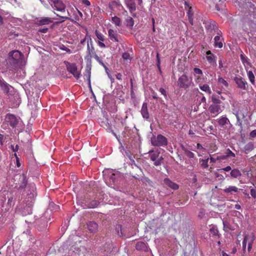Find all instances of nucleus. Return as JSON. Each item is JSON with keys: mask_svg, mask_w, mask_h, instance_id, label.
<instances>
[{"mask_svg": "<svg viewBox=\"0 0 256 256\" xmlns=\"http://www.w3.org/2000/svg\"><path fill=\"white\" fill-rule=\"evenodd\" d=\"M192 82V79L189 78L186 74H183L178 79V86L180 88L186 90L190 87Z\"/></svg>", "mask_w": 256, "mask_h": 256, "instance_id": "obj_1", "label": "nucleus"}, {"mask_svg": "<svg viewBox=\"0 0 256 256\" xmlns=\"http://www.w3.org/2000/svg\"><path fill=\"white\" fill-rule=\"evenodd\" d=\"M152 144L156 146H166L168 144L167 138L162 134H158L157 136H153L151 138Z\"/></svg>", "mask_w": 256, "mask_h": 256, "instance_id": "obj_2", "label": "nucleus"}, {"mask_svg": "<svg viewBox=\"0 0 256 256\" xmlns=\"http://www.w3.org/2000/svg\"><path fill=\"white\" fill-rule=\"evenodd\" d=\"M64 63L66 64L67 70L72 74L76 80H78L80 77V73L78 71L76 64L67 61H64Z\"/></svg>", "mask_w": 256, "mask_h": 256, "instance_id": "obj_3", "label": "nucleus"}, {"mask_svg": "<svg viewBox=\"0 0 256 256\" xmlns=\"http://www.w3.org/2000/svg\"><path fill=\"white\" fill-rule=\"evenodd\" d=\"M148 154L150 160L154 162V166H158L161 164V162L163 160L164 158L162 156L159 157L160 154V152L151 150L149 151Z\"/></svg>", "mask_w": 256, "mask_h": 256, "instance_id": "obj_4", "label": "nucleus"}, {"mask_svg": "<svg viewBox=\"0 0 256 256\" xmlns=\"http://www.w3.org/2000/svg\"><path fill=\"white\" fill-rule=\"evenodd\" d=\"M92 38L90 36L89 40L87 41V52L88 54L85 57V60L88 61L91 60L92 54H95L94 48L92 46Z\"/></svg>", "mask_w": 256, "mask_h": 256, "instance_id": "obj_5", "label": "nucleus"}, {"mask_svg": "<svg viewBox=\"0 0 256 256\" xmlns=\"http://www.w3.org/2000/svg\"><path fill=\"white\" fill-rule=\"evenodd\" d=\"M234 80L238 88L242 90H246L248 83L246 80L242 77L236 76L234 78Z\"/></svg>", "mask_w": 256, "mask_h": 256, "instance_id": "obj_6", "label": "nucleus"}, {"mask_svg": "<svg viewBox=\"0 0 256 256\" xmlns=\"http://www.w3.org/2000/svg\"><path fill=\"white\" fill-rule=\"evenodd\" d=\"M52 8L56 11L64 12L66 10V6L61 0H58L52 4H50Z\"/></svg>", "mask_w": 256, "mask_h": 256, "instance_id": "obj_7", "label": "nucleus"}, {"mask_svg": "<svg viewBox=\"0 0 256 256\" xmlns=\"http://www.w3.org/2000/svg\"><path fill=\"white\" fill-rule=\"evenodd\" d=\"M6 120L12 128L16 127L18 122L16 117L14 114H8L6 115Z\"/></svg>", "mask_w": 256, "mask_h": 256, "instance_id": "obj_8", "label": "nucleus"}, {"mask_svg": "<svg viewBox=\"0 0 256 256\" xmlns=\"http://www.w3.org/2000/svg\"><path fill=\"white\" fill-rule=\"evenodd\" d=\"M9 57L14 60V64H18L20 59H21L22 54L18 50H14L10 52L9 54Z\"/></svg>", "mask_w": 256, "mask_h": 256, "instance_id": "obj_9", "label": "nucleus"}, {"mask_svg": "<svg viewBox=\"0 0 256 256\" xmlns=\"http://www.w3.org/2000/svg\"><path fill=\"white\" fill-rule=\"evenodd\" d=\"M16 178H18L20 182H18L19 186L18 187V190L24 188L28 183L26 176L24 174H18L16 175Z\"/></svg>", "mask_w": 256, "mask_h": 256, "instance_id": "obj_10", "label": "nucleus"}, {"mask_svg": "<svg viewBox=\"0 0 256 256\" xmlns=\"http://www.w3.org/2000/svg\"><path fill=\"white\" fill-rule=\"evenodd\" d=\"M208 110L210 114H213V116H217L218 114H220L222 112V108L220 104H211Z\"/></svg>", "mask_w": 256, "mask_h": 256, "instance_id": "obj_11", "label": "nucleus"}, {"mask_svg": "<svg viewBox=\"0 0 256 256\" xmlns=\"http://www.w3.org/2000/svg\"><path fill=\"white\" fill-rule=\"evenodd\" d=\"M108 35L111 40L114 42H118L120 36L118 34L116 30L112 29H109L108 30Z\"/></svg>", "mask_w": 256, "mask_h": 256, "instance_id": "obj_12", "label": "nucleus"}, {"mask_svg": "<svg viewBox=\"0 0 256 256\" xmlns=\"http://www.w3.org/2000/svg\"><path fill=\"white\" fill-rule=\"evenodd\" d=\"M10 87H11V86L4 79L0 78V88L4 94H8Z\"/></svg>", "mask_w": 256, "mask_h": 256, "instance_id": "obj_13", "label": "nucleus"}, {"mask_svg": "<svg viewBox=\"0 0 256 256\" xmlns=\"http://www.w3.org/2000/svg\"><path fill=\"white\" fill-rule=\"evenodd\" d=\"M164 183L165 186L174 190H176L179 188V186L178 184L172 182L168 178H164Z\"/></svg>", "mask_w": 256, "mask_h": 256, "instance_id": "obj_14", "label": "nucleus"}, {"mask_svg": "<svg viewBox=\"0 0 256 256\" xmlns=\"http://www.w3.org/2000/svg\"><path fill=\"white\" fill-rule=\"evenodd\" d=\"M140 112L144 118L146 120L149 118L150 114L148 109V104L146 102H144L142 104Z\"/></svg>", "mask_w": 256, "mask_h": 256, "instance_id": "obj_15", "label": "nucleus"}, {"mask_svg": "<svg viewBox=\"0 0 256 256\" xmlns=\"http://www.w3.org/2000/svg\"><path fill=\"white\" fill-rule=\"evenodd\" d=\"M240 189L236 186H230L226 187L223 190V192L226 194H233L235 192H238Z\"/></svg>", "mask_w": 256, "mask_h": 256, "instance_id": "obj_16", "label": "nucleus"}, {"mask_svg": "<svg viewBox=\"0 0 256 256\" xmlns=\"http://www.w3.org/2000/svg\"><path fill=\"white\" fill-rule=\"evenodd\" d=\"M87 228L90 232L95 233L98 231V224L94 221L89 222L87 223Z\"/></svg>", "mask_w": 256, "mask_h": 256, "instance_id": "obj_17", "label": "nucleus"}, {"mask_svg": "<svg viewBox=\"0 0 256 256\" xmlns=\"http://www.w3.org/2000/svg\"><path fill=\"white\" fill-rule=\"evenodd\" d=\"M88 202L87 198L84 195L78 194L77 196V204L78 206H84Z\"/></svg>", "mask_w": 256, "mask_h": 256, "instance_id": "obj_18", "label": "nucleus"}, {"mask_svg": "<svg viewBox=\"0 0 256 256\" xmlns=\"http://www.w3.org/2000/svg\"><path fill=\"white\" fill-rule=\"evenodd\" d=\"M52 22V20L50 18L46 17L38 20H36V24L38 26H42L44 25H48Z\"/></svg>", "mask_w": 256, "mask_h": 256, "instance_id": "obj_19", "label": "nucleus"}, {"mask_svg": "<svg viewBox=\"0 0 256 256\" xmlns=\"http://www.w3.org/2000/svg\"><path fill=\"white\" fill-rule=\"evenodd\" d=\"M136 248L138 250L148 251V248L146 244L142 242H138L136 244Z\"/></svg>", "mask_w": 256, "mask_h": 256, "instance_id": "obj_20", "label": "nucleus"}, {"mask_svg": "<svg viewBox=\"0 0 256 256\" xmlns=\"http://www.w3.org/2000/svg\"><path fill=\"white\" fill-rule=\"evenodd\" d=\"M126 5L130 12L136 10V6L134 0H128L126 2Z\"/></svg>", "mask_w": 256, "mask_h": 256, "instance_id": "obj_21", "label": "nucleus"}, {"mask_svg": "<svg viewBox=\"0 0 256 256\" xmlns=\"http://www.w3.org/2000/svg\"><path fill=\"white\" fill-rule=\"evenodd\" d=\"M124 24L129 29L132 30L134 24V20L130 16H128L124 20Z\"/></svg>", "mask_w": 256, "mask_h": 256, "instance_id": "obj_22", "label": "nucleus"}, {"mask_svg": "<svg viewBox=\"0 0 256 256\" xmlns=\"http://www.w3.org/2000/svg\"><path fill=\"white\" fill-rule=\"evenodd\" d=\"M214 46L218 47V48H222L223 46V44L220 38L218 36H216L214 38Z\"/></svg>", "mask_w": 256, "mask_h": 256, "instance_id": "obj_23", "label": "nucleus"}, {"mask_svg": "<svg viewBox=\"0 0 256 256\" xmlns=\"http://www.w3.org/2000/svg\"><path fill=\"white\" fill-rule=\"evenodd\" d=\"M230 176L234 178H238L240 177L242 175V174L239 170L238 168H234L230 172Z\"/></svg>", "mask_w": 256, "mask_h": 256, "instance_id": "obj_24", "label": "nucleus"}, {"mask_svg": "<svg viewBox=\"0 0 256 256\" xmlns=\"http://www.w3.org/2000/svg\"><path fill=\"white\" fill-rule=\"evenodd\" d=\"M254 148V144L253 142H249L246 144L244 146V150L246 153L252 151Z\"/></svg>", "mask_w": 256, "mask_h": 256, "instance_id": "obj_25", "label": "nucleus"}, {"mask_svg": "<svg viewBox=\"0 0 256 256\" xmlns=\"http://www.w3.org/2000/svg\"><path fill=\"white\" fill-rule=\"evenodd\" d=\"M199 88L202 90L206 92L207 94H210L212 93V91L210 90V87L207 84H204L203 85H200Z\"/></svg>", "mask_w": 256, "mask_h": 256, "instance_id": "obj_26", "label": "nucleus"}, {"mask_svg": "<svg viewBox=\"0 0 256 256\" xmlns=\"http://www.w3.org/2000/svg\"><path fill=\"white\" fill-rule=\"evenodd\" d=\"M248 79H249L250 81V82L252 83V84H253L254 86L256 84L255 76H254L251 70L248 71Z\"/></svg>", "mask_w": 256, "mask_h": 256, "instance_id": "obj_27", "label": "nucleus"}, {"mask_svg": "<svg viewBox=\"0 0 256 256\" xmlns=\"http://www.w3.org/2000/svg\"><path fill=\"white\" fill-rule=\"evenodd\" d=\"M112 23L114 24L116 26H121L122 21L120 18L114 16L112 17Z\"/></svg>", "mask_w": 256, "mask_h": 256, "instance_id": "obj_28", "label": "nucleus"}, {"mask_svg": "<svg viewBox=\"0 0 256 256\" xmlns=\"http://www.w3.org/2000/svg\"><path fill=\"white\" fill-rule=\"evenodd\" d=\"M218 82L222 87L224 86L225 88H228V82L221 77L218 78Z\"/></svg>", "mask_w": 256, "mask_h": 256, "instance_id": "obj_29", "label": "nucleus"}, {"mask_svg": "<svg viewBox=\"0 0 256 256\" xmlns=\"http://www.w3.org/2000/svg\"><path fill=\"white\" fill-rule=\"evenodd\" d=\"M209 158H207L205 160L204 159H200V164L201 166L204 168H206L208 167V162Z\"/></svg>", "mask_w": 256, "mask_h": 256, "instance_id": "obj_30", "label": "nucleus"}, {"mask_svg": "<svg viewBox=\"0 0 256 256\" xmlns=\"http://www.w3.org/2000/svg\"><path fill=\"white\" fill-rule=\"evenodd\" d=\"M95 34L98 40V41L104 42V36L102 34L99 32L98 30H96Z\"/></svg>", "mask_w": 256, "mask_h": 256, "instance_id": "obj_31", "label": "nucleus"}, {"mask_svg": "<svg viewBox=\"0 0 256 256\" xmlns=\"http://www.w3.org/2000/svg\"><path fill=\"white\" fill-rule=\"evenodd\" d=\"M235 156H236L235 154L231 150H230L229 148H228L226 150V155L222 156V158L223 160H224V159H226L228 157H230V156L235 157Z\"/></svg>", "mask_w": 256, "mask_h": 256, "instance_id": "obj_32", "label": "nucleus"}, {"mask_svg": "<svg viewBox=\"0 0 256 256\" xmlns=\"http://www.w3.org/2000/svg\"><path fill=\"white\" fill-rule=\"evenodd\" d=\"M215 56L214 55L206 56V58L208 62L212 65L216 64V60L214 59Z\"/></svg>", "mask_w": 256, "mask_h": 256, "instance_id": "obj_33", "label": "nucleus"}, {"mask_svg": "<svg viewBox=\"0 0 256 256\" xmlns=\"http://www.w3.org/2000/svg\"><path fill=\"white\" fill-rule=\"evenodd\" d=\"M119 6L120 4H118V2L115 0L112 1L109 3L108 4L109 8L112 11L114 10V9L116 7H118Z\"/></svg>", "mask_w": 256, "mask_h": 256, "instance_id": "obj_34", "label": "nucleus"}, {"mask_svg": "<svg viewBox=\"0 0 256 256\" xmlns=\"http://www.w3.org/2000/svg\"><path fill=\"white\" fill-rule=\"evenodd\" d=\"M210 232L211 234H212V236H218V238H220V234L218 232V230L217 228H215L214 227H212L210 229Z\"/></svg>", "mask_w": 256, "mask_h": 256, "instance_id": "obj_35", "label": "nucleus"}, {"mask_svg": "<svg viewBox=\"0 0 256 256\" xmlns=\"http://www.w3.org/2000/svg\"><path fill=\"white\" fill-rule=\"evenodd\" d=\"M212 104H220L222 103L221 101L214 95L212 96Z\"/></svg>", "mask_w": 256, "mask_h": 256, "instance_id": "obj_36", "label": "nucleus"}, {"mask_svg": "<svg viewBox=\"0 0 256 256\" xmlns=\"http://www.w3.org/2000/svg\"><path fill=\"white\" fill-rule=\"evenodd\" d=\"M228 120L226 117H222L218 120V123L220 126H224L227 123Z\"/></svg>", "mask_w": 256, "mask_h": 256, "instance_id": "obj_37", "label": "nucleus"}, {"mask_svg": "<svg viewBox=\"0 0 256 256\" xmlns=\"http://www.w3.org/2000/svg\"><path fill=\"white\" fill-rule=\"evenodd\" d=\"M90 68L89 69L86 68V78L88 82V84L90 86Z\"/></svg>", "mask_w": 256, "mask_h": 256, "instance_id": "obj_38", "label": "nucleus"}, {"mask_svg": "<svg viewBox=\"0 0 256 256\" xmlns=\"http://www.w3.org/2000/svg\"><path fill=\"white\" fill-rule=\"evenodd\" d=\"M185 154L189 158H194V154L188 150H185Z\"/></svg>", "mask_w": 256, "mask_h": 256, "instance_id": "obj_39", "label": "nucleus"}, {"mask_svg": "<svg viewBox=\"0 0 256 256\" xmlns=\"http://www.w3.org/2000/svg\"><path fill=\"white\" fill-rule=\"evenodd\" d=\"M223 224L224 230H225V229L226 228H228V230H233L228 222H223Z\"/></svg>", "mask_w": 256, "mask_h": 256, "instance_id": "obj_40", "label": "nucleus"}, {"mask_svg": "<svg viewBox=\"0 0 256 256\" xmlns=\"http://www.w3.org/2000/svg\"><path fill=\"white\" fill-rule=\"evenodd\" d=\"M194 72L195 74H200V76H202L203 74L202 70L199 68H194Z\"/></svg>", "mask_w": 256, "mask_h": 256, "instance_id": "obj_41", "label": "nucleus"}, {"mask_svg": "<svg viewBox=\"0 0 256 256\" xmlns=\"http://www.w3.org/2000/svg\"><path fill=\"white\" fill-rule=\"evenodd\" d=\"M60 49L62 50H64V51L66 52L68 54H70L71 53V50L70 48H68L67 47H66L64 45H62V46H60Z\"/></svg>", "mask_w": 256, "mask_h": 256, "instance_id": "obj_42", "label": "nucleus"}, {"mask_svg": "<svg viewBox=\"0 0 256 256\" xmlns=\"http://www.w3.org/2000/svg\"><path fill=\"white\" fill-rule=\"evenodd\" d=\"M21 210H22V211L20 212L22 216H26V212H25V210L28 211V214H31L32 212L31 209L29 210V209L24 208V209H21Z\"/></svg>", "mask_w": 256, "mask_h": 256, "instance_id": "obj_43", "label": "nucleus"}, {"mask_svg": "<svg viewBox=\"0 0 256 256\" xmlns=\"http://www.w3.org/2000/svg\"><path fill=\"white\" fill-rule=\"evenodd\" d=\"M122 57L125 60H130V55L128 52H124L122 55Z\"/></svg>", "mask_w": 256, "mask_h": 256, "instance_id": "obj_44", "label": "nucleus"}, {"mask_svg": "<svg viewBox=\"0 0 256 256\" xmlns=\"http://www.w3.org/2000/svg\"><path fill=\"white\" fill-rule=\"evenodd\" d=\"M249 236H244V240L242 242V246L244 248H246V241L248 240Z\"/></svg>", "mask_w": 256, "mask_h": 256, "instance_id": "obj_45", "label": "nucleus"}, {"mask_svg": "<svg viewBox=\"0 0 256 256\" xmlns=\"http://www.w3.org/2000/svg\"><path fill=\"white\" fill-rule=\"evenodd\" d=\"M10 148L14 152H17L19 149V146L16 145L15 146L14 145H11Z\"/></svg>", "mask_w": 256, "mask_h": 256, "instance_id": "obj_46", "label": "nucleus"}, {"mask_svg": "<svg viewBox=\"0 0 256 256\" xmlns=\"http://www.w3.org/2000/svg\"><path fill=\"white\" fill-rule=\"evenodd\" d=\"M159 91L164 96V98H166V96H167L166 92L164 88H160Z\"/></svg>", "mask_w": 256, "mask_h": 256, "instance_id": "obj_47", "label": "nucleus"}, {"mask_svg": "<svg viewBox=\"0 0 256 256\" xmlns=\"http://www.w3.org/2000/svg\"><path fill=\"white\" fill-rule=\"evenodd\" d=\"M156 60H157V64H156L157 66H158V68H159V70H160V58L158 53H157V54H156Z\"/></svg>", "mask_w": 256, "mask_h": 256, "instance_id": "obj_48", "label": "nucleus"}, {"mask_svg": "<svg viewBox=\"0 0 256 256\" xmlns=\"http://www.w3.org/2000/svg\"><path fill=\"white\" fill-rule=\"evenodd\" d=\"M250 194L254 198H256V190L254 188L251 189Z\"/></svg>", "mask_w": 256, "mask_h": 256, "instance_id": "obj_49", "label": "nucleus"}, {"mask_svg": "<svg viewBox=\"0 0 256 256\" xmlns=\"http://www.w3.org/2000/svg\"><path fill=\"white\" fill-rule=\"evenodd\" d=\"M82 2L83 4L86 6H90V2L88 0H82Z\"/></svg>", "mask_w": 256, "mask_h": 256, "instance_id": "obj_50", "label": "nucleus"}, {"mask_svg": "<svg viewBox=\"0 0 256 256\" xmlns=\"http://www.w3.org/2000/svg\"><path fill=\"white\" fill-rule=\"evenodd\" d=\"M54 14H56V16H58L59 18H61L63 19V20H62V21L60 22H63L64 20L68 19V16H60L59 14H56L55 12H54Z\"/></svg>", "mask_w": 256, "mask_h": 256, "instance_id": "obj_51", "label": "nucleus"}, {"mask_svg": "<svg viewBox=\"0 0 256 256\" xmlns=\"http://www.w3.org/2000/svg\"><path fill=\"white\" fill-rule=\"evenodd\" d=\"M250 136L252 138L256 137V130H252L250 134Z\"/></svg>", "mask_w": 256, "mask_h": 256, "instance_id": "obj_52", "label": "nucleus"}, {"mask_svg": "<svg viewBox=\"0 0 256 256\" xmlns=\"http://www.w3.org/2000/svg\"><path fill=\"white\" fill-rule=\"evenodd\" d=\"M116 231L117 233H118V234L121 236L120 234V230H122V229H121V226L120 225H118L116 228Z\"/></svg>", "mask_w": 256, "mask_h": 256, "instance_id": "obj_53", "label": "nucleus"}, {"mask_svg": "<svg viewBox=\"0 0 256 256\" xmlns=\"http://www.w3.org/2000/svg\"><path fill=\"white\" fill-rule=\"evenodd\" d=\"M48 31V28H42L38 30V32L42 33H46Z\"/></svg>", "mask_w": 256, "mask_h": 256, "instance_id": "obj_54", "label": "nucleus"}, {"mask_svg": "<svg viewBox=\"0 0 256 256\" xmlns=\"http://www.w3.org/2000/svg\"><path fill=\"white\" fill-rule=\"evenodd\" d=\"M232 170V168L230 166H227L224 168L221 169V170H224V172H229Z\"/></svg>", "mask_w": 256, "mask_h": 256, "instance_id": "obj_55", "label": "nucleus"}, {"mask_svg": "<svg viewBox=\"0 0 256 256\" xmlns=\"http://www.w3.org/2000/svg\"><path fill=\"white\" fill-rule=\"evenodd\" d=\"M202 80V78L200 76H198L195 79L196 82L197 84L200 83Z\"/></svg>", "mask_w": 256, "mask_h": 256, "instance_id": "obj_56", "label": "nucleus"}, {"mask_svg": "<svg viewBox=\"0 0 256 256\" xmlns=\"http://www.w3.org/2000/svg\"><path fill=\"white\" fill-rule=\"evenodd\" d=\"M56 204L52 202H50L49 203V208H56Z\"/></svg>", "mask_w": 256, "mask_h": 256, "instance_id": "obj_57", "label": "nucleus"}, {"mask_svg": "<svg viewBox=\"0 0 256 256\" xmlns=\"http://www.w3.org/2000/svg\"><path fill=\"white\" fill-rule=\"evenodd\" d=\"M116 79L118 80H122V74L120 73H118L116 75Z\"/></svg>", "mask_w": 256, "mask_h": 256, "instance_id": "obj_58", "label": "nucleus"}, {"mask_svg": "<svg viewBox=\"0 0 256 256\" xmlns=\"http://www.w3.org/2000/svg\"><path fill=\"white\" fill-rule=\"evenodd\" d=\"M252 240H250V242L248 243V250L250 251L252 248Z\"/></svg>", "mask_w": 256, "mask_h": 256, "instance_id": "obj_59", "label": "nucleus"}, {"mask_svg": "<svg viewBox=\"0 0 256 256\" xmlns=\"http://www.w3.org/2000/svg\"><path fill=\"white\" fill-rule=\"evenodd\" d=\"M98 44L101 48H106L105 44L104 42H102V41H98Z\"/></svg>", "mask_w": 256, "mask_h": 256, "instance_id": "obj_60", "label": "nucleus"}, {"mask_svg": "<svg viewBox=\"0 0 256 256\" xmlns=\"http://www.w3.org/2000/svg\"><path fill=\"white\" fill-rule=\"evenodd\" d=\"M98 62L105 68L106 70H107L108 69L106 66L104 64V63L102 62V60H100Z\"/></svg>", "mask_w": 256, "mask_h": 256, "instance_id": "obj_61", "label": "nucleus"}, {"mask_svg": "<svg viewBox=\"0 0 256 256\" xmlns=\"http://www.w3.org/2000/svg\"><path fill=\"white\" fill-rule=\"evenodd\" d=\"M218 64H219V68L220 69L222 70V68H224V66H223V64H222V60H219Z\"/></svg>", "mask_w": 256, "mask_h": 256, "instance_id": "obj_62", "label": "nucleus"}, {"mask_svg": "<svg viewBox=\"0 0 256 256\" xmlns=\"http://www.w3.org/2000/svg\"><path fill=\"white\" fill-rule=\"evenodd\" d=\"M191 9H192V7H190L189 8V10H188V12H187L188 13V17H189L190 16H192L193 14H192V13L191 12V10H190Z\"/></svg>", "mask_w": 256, "mask_h": 256, "instance_id": "obj_63", "label": "nucleus"}, {"mask_svg": "<svg viewBox=\"0 0 256 256\" xmlns=\"http://www.w3.org/2000/svg\"><path fill=\"white\" fill-rule=\"evenodd\" d=\"M204 214H204V212H203V211H200V212L199 214L198 215V216L199 218H202L204 216Z\"/></svg>", "mask_w": 256, "mask_h": 256, "instance_id": "obj_64", "label": "nucleus"}]
</instances>
